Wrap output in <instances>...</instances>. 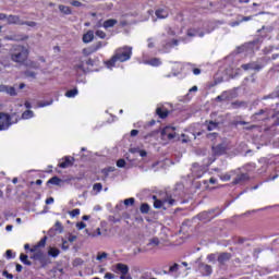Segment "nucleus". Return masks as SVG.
Wrapping results in <instances>:
<instances>
[{
  "label": "nucleus",
  "instance_id": "f257e3e1",
  "mask_svg": "<svg viewBox=\"0 0 279 279\" xmlns=\"http://www.w3.org/2000/svg\"><path fill=\"white\" fill-rule=\"evenodd\" d=\"M10 58L16 64H23L29 58V50L25 46L14 45L10 49Z\"/></svg>",
  "mask_w": 279,
  "mask_h": 279
},
{
  "label": "nucleus",
  "instance_id": "f03ea898",
  "mask_svg": "<svg viewBox=\"0 0 279 279\" xmlns=\"http://www.w3.org/2000/svg\"><path fill=\"white\" fill-rule=\"evenodd\" d=\"M132 58V47H122L116 50L114 56L107 61L108 69H111V66H114V63L117 62H128Z\"/></svg>",
  "mask_w": 279,
  "mask_h": 279
},
{
  "label": "nucleus",
  "instance_id": "7ed1b4c3",
  "mask_svg": "<svg viewBox=\"0 0 279 279\" xmlns=\"http://www.w3.org/2000/svg\"><path fill=\"white\" fill-rule=\"evenodd\" d=\"M154 199V208H163V210H167V206L170 208L171 206H175L178 204V201L171 196V194H163L160 198H157L156 196H153Z\"/></svg>",
  "mask_w": 279,
  "mask_h": 279
},
{
  "label": "nucleus",
  "instance_id": "20e7f679",
  "mask_svg": "<svg viewBox=\"0 0 279 279\" xmlns=\"http://www.w3.org/2000/svg\"><path fill=\"white\" fill-rule=\"evenodd\" d=\"M13 123H19V114L12 113L11 116L7 113H0V132L8 130Z\"/></svg>",
  "mask_w": 279,
  "mask_h": 279
},
{
  "label": "nucleus",
  "instance_id": "39448f33",
  "mask_svg": "<svg viewBox=\"0 0 279 279\" xmlns=\"http://www.w3.org/2000/svg\"><path fill=\"white\" fill-rule=\"evenodd\" d=\"M107 45H108L107 41H98L87 48H84L82 50V53H83V56L88 58V56H93V53H97V51H99V49H101L102 47H106Z\"/></svg>",
  "mask_w": 279,
  "mask_h": 279
},
{
  "label": "nucleus",
  "instance_id": "423d86ee",
  "mask_svg": "<svg viewBox=\"0 0 279 279\" xmlns=\"http://www.w3.org/2000/svg\"><path fill=\"white\" fill-rule=\"evenodd\" d=\"M161 138L163 141H173V138H178V133H175V128L166 126L161 131Z\"/></svg>",
  "mask_w": 279,
  "mask_h": 279
},
{
  "label": "nucleus",
  "instance_id": "0eeeda50",
  "mask_svg": "<svg viewBox=\"0 0 279 279\" xmlns=\"http://www.w3.org/2000/svg\"><path fill=\"white\" fill-rule=\"evenodd\" d=\"M116 272L121 275L120 279H132V276H130V267L125 264H117Z\"/></svg>",
  "mask_w": 279,
  "mask_h": 279
},
{
  "label": "nucleus",
  "instance_id": "6e6552de",
  "mask_svg": "<svg viewBox=\"0 0 279 279\" xmlns=\"http://www.w3.org/2000/svg\"><path fill=\"white\" fill-rule=\"evenodd\" d=\"M8 25H25V21L21 20L19 15H7Z\"/></svg>",
  "mask_w": 279,
  "mask_h": 279
},
{
  "label": "nucleus",
  "instance_id": "1a4fd4ad",
  "mask_svg": "<svg viewBox=\"0 0 279 279\" xmlns=\"http://www.w3.org/2000/svg\"><path fill=\"white\" fill-rule=\"evenodd\" d=\"M0 93H7L11 97H16V89L12 86L0 85Z\"/></svg>",
  "mask_w": 279,
  "mask_h": 279
},
{
  "label": "nucleus",
  "instance_id": "9d476101",
  "mask_svg": "<svg viewBox=\"0 0 279 279\" xmlns=\"http://www.w3.org/2000/svg\"><path fill=\"white\" fill-rule=\"evenodd\" d=\"M242 69L244 71H260V69H263V65L256 62H253V63L242 64Z\"/></svg>",
  "mask_w": 279,
  "mask_h": 279
},
{
  "label": "nucleus",
  "instance_id": "9b49d317",
  "mask_svg": "<svg viewBox=\"0 0 279 279\" xmlns=\"http://www.w3.org/2000/svg\"><path fill=\"white\" fill-rule=\"evenodd\" d=\"M198 269L203 276H210L213 274V267L207 264H199Z\"/></svg>",
  "mask_w": 279,
  "mask_h": 279
},
{
  "label": "nucleus",
  "instance_id": "f8f14e48",
  "mask_svg": "<svg viewBox=\"0 0 279 279\" xmlns=\"http://www.w3.org/2000/svg\"><path fill=\"white\" fill-rule=\"evenodd\" d=\"M93 40H95V32L93 31H87L84 35H83V43L85 45H88V43H93Z\"/></svg>",
  "mask_w": 279,
  "mask_h": 279
},
{
  "label": "nucleus",
  "instance_id": "ddd939ff",
  "mask_svg": "<svg viewBox=\"0 0 279 279\" xmlns=\"http://www.w3.org/2000/svg\"><path fill=\"white\" fill-rule=\"evenodd\" d=\"M192 173L194 178H202V175H204V170H202V167H199V165L194 163L192 167Z\"/></svg>",
  "mask_w": 279,
  "mask_h": 279
},
{
  "label": "nucleus",
  "instance_id": "4468645a",
  "mask_svg": "<svg viewBox=\"0 0 279 279\" xmlns=\"http://www.w3.org/2000/svg\"><path fill=\"white\" fill-rule=\"evenodd\" d=\"M75 159L73 157H65L63 162L59 163L61 169H68V167H73V161Z\"/></svg>",
  "mask_w": 279,
  "mask_h": 279
},
{
  "label": "nucleus",
  "instance_id": "2eb2a0df",
  "mask_svg": "<svg viewBox=\"0 0 279 279\" xmlns=\"http://www.w3.org/2000/svg\"><path fill=\"white\" fill-rule=\"evenodd\" d=\"M226 149L227 147L223 144L213 147V151L216 156H223V154H226Z\"/></svg>",
  "mask_w": 279,
  "mask_h": 279
},
{
  "label": "nucleus",
  "instance_id": "dca6fc26",
  "mask_svg": "<svg viewBox=\"0 0 279 279\" xmlns=\"http://www.w3.org/2000/svg\"><path fill=\"white\" fill-rule=\"evenodd\" d=\"M230 258H232V255H230L229 253H221L218 256V263H219V265H226V263H228V260H230Z\"/></svg>",
  "mask_w": 279,
  "mask_h": 279
},
{
  "label": "nucleus",
  "instance_id": "f3484780",
  "mask_svg": "<svg viewBox=\"0 0 279 279\" xmlns=\"http://www.w3.org/2000/svg\"><path fill=\"white\" fill-rule=\"evenodd\" d=\"M143 64H148L149 66H160L162 64V61L158 58H153L150 60H144Z\"/></svg>",
  "mask_w": 279,
  "mask_h": 279
},
{
  "label": "nucleus",
  "instance_id": "a211bd4d",
  "mask_svg": "<svg viewBox=\"0 0 279 279\" xmlns=\"http://www.w3.org/2000/svg\"><path fill=\"white\" fill-rule=\"evenodd\" d=\"M117 23H119V21H117L116 19H109L102 23V27H104V29H110V28L114 27V25H117Z\"/></svg>",
  "mask_w": 279,
  "mask_h": 279
},
{
  "label": "nucleus",
  "instance_id": "6ab92c4d",
  "mask_svg": "<svg viewBox=\"0 0 279 279\" xmlns=\"http://www.w3.org/2000/svg\"><path fill=\"white\" fill-rule=\"evenodd\" d=\"M74 69L76 71H81L82 73H86V63L84 59H80L77 63H75Z\"/></svg>",
  "mask_w": 279,
  "mask_h": 279
},
{
  "label": "nucleus",
  "instance_id": "aec40b11",
  "mask_svg": "<svg viewBox=\"0 0 279 279\" xmlns=\"http://www.w3.org/2000/svg\"><path fill=\"white\" fill-rule=\"evenodd\" d=\"M187 36H190V38H193L195 36H199V38H204V32H199L195 28H190L187 31Z\"/></svg>",
  "mask_w": 279,
  "mask_h": 279
},
{
  "label": "nucleus",
  "instance_id": "412c9836",
  "mask_svg": "<svg viewBox=\"0 0 279 279\" xmlns=\"http://www.w3.org/2000/svg\"><path fill=\"white\" fill-rule=\"evenodd\" d=\"M155 14L157 19H167V16H169V11L167 9H158Z\"/></svg>",
  "mask_w": 279,
  "mask_h": 279
},
{
  "label": "nucleus",
  "instance_id": "4be33fe9",
  "mask_svg": "<svg viewBox=\"0 0 279 279\" xmlns=\"http://www.w3.org/2000/svg\"><path fill=\"white\" fill-rule=\"evenodd\" d=\"M234 173H236V171L232 170V171L227 172L225 174H220L219 178L222 182H229V180L232 178V175H234Z\"/></svg>",
  "mask_w": 279,
  "mask_h": 279
},
{
  "label": "nucleus",
  "instance_id": "5701e85b",
  "mask_svg": "<svg viewBox=\"0 0 279 279\" xmlns=\"http://www.w3.org/2000/svg\"><path fill=\"white\" fill-rule=\"evenodd\" d=\"M245 180H247V174H238V177L233 180V184H241L242 182H245Z\"/></svg>",
  "mask_w": 279,
  "mask_h": 279
},
{
  "label": "nucleus",
  "instance_id": "b1692460",
  "mask_svg": "<svg viewBox=\"0 0 279 279\" xmlns=\"http://www.w3.org/2000/svg\"><path fill=\"white\" fill-rule=\"evenodd\" d=\"M48 256H52V258H58V256H60V250L56 247H49Z\"/></svg>",
  "mask_w": 279,
  "mask_h": 279
},
{
  "label": "nucleus",
  "instance_id": "393cba45",
  "mask_svg": "<svg viewBox=\"0 0 279 279\" xmlns=\"http://www.w3.org/2000/svg\"><path fill=\"white\" fill-rule=\"evenodd\" d=\"M198 219H201V221H210V219H213V217L209 216L208 211H204L198 215Z\"/></svg>",
  "mask_w": 279,
  "mask_h": 279
},
{
  "label": "nucleus",
  "instance_id": "a878e982",
  "mask_svg": "<svg viewBox=\"0 0 279 279\" xmlns=\"http://www.w3.org/2000/svg\"><path fill=\"white\" fill-rule=\"evenodd\" d=\"M147 245L148 247H158V245H160V240H158V238H153Z\"/></svg>",
  "mask_w": 279,
  "mask_h": 279
},
{
  "label": "nucleus",
  "instance_id": "bb28decb",
  "mask_svg": "<svg viewBox=\"0 0 279 279\" xmlns=\"http://www.w3.org/2000/svg\"><path fill=\"white\" fill-rule=\"evenodd\" d=\"M217 128H219V123L217 122L209 121L207 124L208 132H213V130H217Z\"/></svg>",
  "mask_w": 279,
  "mask_h": 279
},
{
  "label": "nucleus",
  "instance_id": "cd10ccee",
  "mask_svg": "<svg viewBox=\"0 0 279 279\" xmlns=\"http://www.w3.org/2000/svg\"><path fill=\"white\" fill-rule=\"evenodd\" d=\"M62 180L58 177H53L48 181V184H54L56 186H60Z\"/></svg>",
  "mask_w": 279,
  "mask_h": 279
},
{
  "label": "nucleus",
  "instance_id": "c85d7f7f",
  "mask_svg": "<svg viewBox=\"0 0 279 279\" xmlns=\"http://www.w3.org/2000/svg\"><path fill=\"white\" fill-rule=\"evenodd\" d=\"M34 118V111L32 110H26L22 113V119H32Z\"/></svg>",
  "mask_w": 279,
  "mask_h": 279
},
{
  "label": "nucleus",
  "instance_id": "c756f323",
  "mask_svg": "<svg viewBox=\"0 0 279 279\" xmlns=\"http://www.w3.org/2000/svg\"><path fill=\"white\" fill-rule=\"evenodd\" d=\"M59 10L62 14H71V8L66 7V5H59Z\"/></svg>",
  "mask_w": 279,
  "mask_h": 279
},
{
  "label": "nucleus",
  "instance_id": "7c9ffc66",
  "mask_svg": "<svg viewBox=\"0 0 279 279\" xmlns=\"http://www.w3.org/2000/svg\"><path fill=\"white\" fill-rule=\"evenodd\" d=\"M77 88H74V89H70L65 93V97H69V98H73V97H76L77 95Z\"/></svg>",
  "mask_w": 279,
  "mask_h": 279
},
{
  "label": "nucleus",
  "instance_id": "2f4dec72",
  "mask_svg": "<svg viewBox=\"0 0 279 279\" xmlns=\"http://www.w3.org/2000/svg\"><path fill=\"white\" fill-rule=\"evenodd\" d=\"M157 114L160 117V119H167L169 112L168 111H162L161 108H157Z\"/></svg>",
  "mask_w": 279,
  "mask_h": 279
},
{
  "label": "nucleus",
  "instance_id": "473e14b6",
  "mask_svg": "<svg viewBox=\"0 0 279 279\" xmlns=\"http://www.w3.org/2000/svg\"><path fill=\"white\" fill-rule=\"evenodd\" d=\"M51 104H53V100L38 101L37 102V108H46V106H51Z\"/></svg>",
  "mask_w": 279,
  "mask_h": 279
},
{
  "label": "nucleus",
  "instance_id": "72a5a7b5",
  "mask_svg": "<svg viewBox=\"0 0 279 279\" xmlns=\"http://www.w3.org/2000/svg\"><path fill=\"white\" fill-rule=\"evenodd\" d=\"M27 255H25V254H21L20 255V260H21V263H23L24 265H32V262H29V260H27Z\"/></svg>",
  "mask_w": 279,
  "mask_h": 279
},
{
  "label": "nucleus",
  "instance_id": "f704fd0d",
  "mask_svg": "<svg viewBox=\"0 0 279 279\" xmlns=\"http://www.w3.org/2000/svg\"><path fill=\"white\" fill-rule=\"evenodd\" d=\"M141 213H143L144 215H147V213H149V205L148 204H142L141 208H140Z\"/></svg>",
  "mask_w": 279,
  "mask_h": 279
},
{
  "label": "nucleus",
  "instance_id": "c9c22d12",
  "mask_svg": "<svg viewBox=\"0 0 279 279\" xmlns=\"http://www.w3.org/2000/svg\"><path fill=\"white\" fill-rule=\"evenodd\" d=\"M25 76L29 77L31 80H36V73L34 71H32V70H27L25 72Z\"/></svg>",
  "mask_w": 279,
  "mask_h": 279
},
{
  "label": "nucleus",
  "instance_id": "e433bc0d",
  "mask_svg": "<svg viewBox=\"0 0 279 279\" xmlns=\"http://www.w3.org/2000/svg\"><path fill=\"white\" fill-rule=\"evenodd\" d=\"M95 35L98 37V38H101V40H104L106 38V32L101 31V29H97Z\"/></svg>",
  "mask_w": 279,
  "mask_h": 279
},
{
  "label": "nucleus",
  "instance_id": "4c0bfd02",
  "mask_svg": "<svg viewBox=\"0 0 279 279\" xmlns=\"http://www.w3.org/2000/svg\"><path fill=\"white\" fill-rule=\"evenodd\" d=\"M179 269H180V265L174 264V265L170 266L169 271H170V274H177V271H179Z\"/></svg>",
  "mask_w": 279,
  "mask_h": 279
},
{
  "label": "nucleus",
  "instance_id": "58836bf2",
  "mask_svg": "<svg viewBox=\"0 0 279 279\" xmlns=\"http://www.w3.org/2000/svg\"><path fill=\"white\" fill-rule=\"evenodd\" d=\"M102 189H104V185H101V183H95L93 185V190L96 191L97 193H101Z\"/></svg>",
  "mask_w": 279,
  "mask_h": 279
},
{
  "label": "nucleus",
  "instance_id": "ea45409f",
  "mask_svg": "<svg viewBox=\"0 0 279 279\" xmlns=\"http://www.w3.org/2000/svg\"><path fill=\"white\" fill-rule=\"evenodd\" d=\"M47 245V236H44L37 244L36 247H45Z\"/></svg>",
  "mask_w": 279,
  "mask_h": 279
},
{
  "label": "nucleus",
  "instance_id": "a19ab883",
  "mask_svg": "<svg viewBox=\"0 0 279 279\" xmlns=\"http://www.w3.org/2000/svg\"><path fill=\"white\" fill-rule=\"evenodd\" d=\"M97 260H104L105 258H108V253H98Z\"/></svg>",
  "mask_w": 279,
  "mask_h": 279
},
{
  "label": "nucleus",
  "instance_id": "79ce46f5",
  "mask_svg": "<svg viewBox=\"0 0 279 279\" xmlns=\"http://www.w3.org/2000/svg\"><path fill=\"white\" fill-rule=\"evenodd\" d=\"M124 206H134V198L124 199Z\"/></svg>",
  "mask_w": 279,
  "mask_h": 279
},
{
  "label": "nucleus",
  "instance_id": "37998d69",
  "mask_svg": "<svg viewBox=\"0 0 279 279\" xmlns=\"http://www.w3.org/2000/svg\"><path fill=\"white\" fill-rule=\"evenodd\" d=\"M5 40H24L23 37L19 36H7Z\"/></svg>",
  "mask_w": 279,
  "mask_h": 279
},
{
  "label": "nucleus",
  "instance_id": "c03bdc74",
  "mask_svg": "<svg viewBox=\"0 0 279 279\" xmlns=\"http://www.w3.org/2000/svg\"><path fill=\"white\" fill-rule=\"evenodd\" d=\"M117 167H119L120 169H123V167H125V159H119L117 161Z\"/></svg>",
  "mask_w": 279,
  "mask_h": 279
},
{
  "label": "nucleus",
  "instance_id": "a18cd8bd",
  "mask_svg": "<svg viewBox=\"0 0 279 279\" xmlns=\"http://www.w3.org/2000/svg\"><path fill=\"white\" fill-rule=\"evenodd\" d=\"M207 260H209V263H215V260H217V255L216 254L208 255Z\"/></svg>",
  "mask_w": 279,
  "mask_h": 279
},
{
  "label": "nucleus",
  "instance_id": "49530a36",
  "mask_svg": "<svg viewBox=\"0 0 279 279\" xmlns=\"http://www.w3.org/2000/svg\"><path fill=\"white\" fill-rule=\"evenodd\" d=\"M226 99H228V96L226 95V93L221 94L216 98L217 101H226Z\"/></svg>",
  "mask_w": 279,
  "mask_h": 279
},
{
  "label": "nucleus",
  "instance_id": "de8ad7c7",
  "mask_svg": "<svg viewBox=\"0 0 279 279\" xmlns=\"http://www.w3.org/2000/svg\"><path fill=\"white\" fill-rule=\"evenodd\" d=\"M2 276H4V278H8V279L14 278V276L12 274L8 272V270H3Z\"/></svg>",
  "mask_w": 279,
  "mask_h": 279
},
{
  "label": "nucleus",
  "instance_id": "09e8293b",
  "mask_svg": "<svg viewBox=\"0 0 279 279\" xmlns=\"http://www.w3.org/2000/svg\"><path fill=\"white\" fill-rule=\"evenodd\" d=\"M241 25V20H236L235 22L230 23V27H239Z\"/></svg>",
  "mask_w": 279,
  "mask_h": 279
},
{
  "label": "nucleus",
  "instance_id": "8fccbe9b",
  "mask_svg": "<svg viewBox=\"0 0 279 279\" xmlns=\"http://www.w3.org/2000/svg\"><path fill=\"white\" fill-rule=\"evenodd\" d=\"M76 228H77L78 230H84V228H86V223H84V222H77V223H76Z\"/></svg>",
  "mask_w": 279,
  "mask_h": 279
},
{
  "label": "nucleus",
  "instance_id": "3c124183",
  "mask_svg": "<svg viewBox=\"0 0 279 279\" xmlns=\"http://www.w3.org/2000/svg\"><path fill=\"white\" fill-rule=\"evenodd\" d=\"M252 19H253L252 15H250V16H243V17L240 20V22H241V23H245V22H247V21H252Z\"/></svg>",
  "mask_w": 279,
  "mask_h": 279
},
{
  "label": "nucleus",
  "instance_id": "603ef678",
  "mask_svg": "<svg viewBox=\"0 0 279 279\" xmlns=\"http://www.w3.org/2000/svg\"><path fill=\"white\" fill-rule=\"evenodd\" d=\"M68 241H70V243H73L74 241H77V235L70 234L69 238H68Z\"/></svg>",
  "mask_w": 279,
  "mask_h": 279
},
{
  "label": "nucleus",
  "instance_id": "864d4df0",
  "mask_svg": "<svg viewBox=\"0 0 279 279\" xmlns=\"http://www.w3.org/2000/svg\"><path fill=\"white\" fill-rule=\"evenodd\" d=\"M130 154H140V151H141V148H136V147H134V148H130Z\"/></svg>",
  "mask_w": 279,
  "mask_h": 279
},
{
  "label": "nucleus",
  "instance_id": "5fc2aeb1",
  "mask_svg": "<svg viewBox=\"0 0 279 279\" xmlns=\"http://www.w3.org/2000/svg\"><path fill=\"white\" fill-rule=\"evenodd\" d=\"M70 215H71L72 217H77V215H80V209H73V210L70 213Z\"/></svg>",
  "mask_w": 279,
  "mask_h": 279
},
{
  "label": "nucleus",
  "instance_id": "6e6d98bb",
  "mask_svg": "<svg viewBox=\"0 0 279 279\" xmlns=\"http://www.w3.org/2000/svg\"><path fill=\"white\" fill-rule=\"evenodd\" d=\"M148 49H154V38H148Z\"/></svg>",
  "mask_w": 279,
  "mask_h": 279
},
{
  "label": "nucleus",
  "instance_id": "4d7b16f0",
  "mask_svg": "<svg viewBox=\"0 0 279 279\" xmlns=\"http://www.w3.org/2000/svg\"><path fill=\"white\" fill-rule=\"evenodd\" d=\"M71 5H74V8H80V5H82V2L74 0L71 2Z\"/></svg>",
  "mask_w": 279,
  "mask_h": 279
},
{
  "label": "nucleus",
  "instance_id": "13d9d810",
  "mask_svg": "<svg viewBox=\"0 0 279 279\" xmlns=\"http://www.w3.org/2000/svg\"><path fill=\"white\" fill-rule=\"evenodd\" d=\"M24 25H27L28 27H36V22H25Z\"/></svg>",
  "mask_w": 279,
  "mask_h": 279
},
{
  "label": "nucleus",
  "instance_id": "bf43d9fd",
  "mask_svg": "<svg viewBox=\"0 0 279 279\" xmlns=\"http://www.w3.org/2000/svg\"><path fill=\"white\" fill-rule=\"evenodd\" d=\"M61 247H62V250H68L69 248V242L66 240H63Z\"/></svg>",
  "mask_w": 279,
  "mask_h": 279
},
{
  "label": "nucleus",
  "instance_id": "052dcab7",
  "mask_svg": "<svg viewBox=\"0 0 279 279\" xmlns=\"http://www.w3.org/2000/svg\"><path fill=\"white\" fill-rule=\"evenodd\" d=\"M105 278H106V279H114V274H112V272H107V274L105 275Z\"/></svg>",
  "mask_w": 279,
  "mask_h": 279
},
{
  "label": "nucleus",
  "instance_id": "680f3d73",
  "mask_svg": "<svg viewBox=\"0 0 279 279\" xmlns=\"http://www.w3.org/2000/svg\"><path fill=\"white\" fill-rule=\"evenodd\" d=\"M84 62L87 66H93V59H86Z\"/></svg>",
  "mask_w": 279,
  "mask_h": 279
},
{
  "label": "nucleus",
  "instance_id": "e2e57ef3",
  "mask_svg": "<svg viewBox=\"0 0 279 279\" xmlns=\"http://www.w3.org/2000/svg\"><path fill=\"white\" fill-rule=\"evenodd\" d=\"M193 73H194L195 75H199V74L202 73V70H199L198 68H194V69H193Z\"/></svg>",
  "mask_w": 279,
  "mask_h": 279
},
{
  "label": "nucleus",
  "instance_id": "0e129e2a",
  "mask_svg": "<svg viewBox=\"0 0 279 279\" xmlns=\"http://www.w3.org/2000/svg\"><path fill=\"white\" fill-rule=\"evenodd\" d=\"M189 93H197V86H193L192 88H190Z\"/></svg>",
  "mask_w": 279,
  "mask_h": 279
},
{
  "label": "nucleus",
  "instance_id": "69168bd1",
  "mask_svg": "<svg viewBox=\"0 0 279 279\" xmlns=\"http://www.w3.org/2000/svg\"><path fill=\"white\" fill-rule=\"evenodd\" d=\"M131 136H138V130H132Z\"/></svg>",
  "mask_w": 279,
  "mask_h": 279
},
{
  "label": "nucleus",
  "instance_id": "338daca9",
  "mask_svg": "<svg viewBox=\"0 0 279 279\" xmlns=\"http://www.w3.org/2000/svg\"><path fill=\"white\" fill-rule=\"evenodd\" d=\"M46 204L49 205V204H53V197H49L46 199Z\"/></svg>",
  "mask_w": 279,
  "mask_h": 279
},
{
  "label": "nucleus",
  "instance_id": "774afa93",
  "mask_svg": "<svg viewBox=\"0 0 279 279\" xmlns=\"http://www.w3.org/2000/svg\"><path fill=\"white\" fill-rule=\"evenodd\" d=\"M7 258H12V252L10 250H8L5 252Z\"/></svg>",
  "mask_w": 279,
  "mask_h": 279
}]
</instances>
